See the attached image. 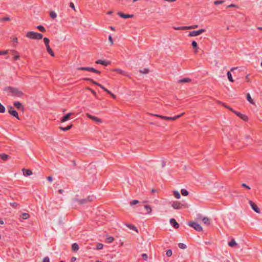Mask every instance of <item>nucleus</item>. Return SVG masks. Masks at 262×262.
I'll return each mask as SVG.
<instances>
[{"mask_svg":"<svg viewBox=\"0 0 262 262\" xmlns=\"http://www.w3.org/2000/svg\"><path fill=\"white\" fill-rule=\"evenodd\" d=\"M224 2V1H215V2H214V4L215 5H219V4H223Z\"/></svg>","mask_w":262,"mask_h":262,"instance_id":"43","label":"nucleus"},{"mask_svg":"<svg viewBox=\"0 0 262 262\" xmlns=\"http://www.w3.org/2000/svg\"><path fill=\"white\" fill-rule=\"evenodd\" d=\"M181 193L184 196H187L188 194V192L185 189H182L181 190Z\"/></svg>","mask_w":262,"mask_h":262,"instance_id":"34","label":"nucleus"},{"mask_svg":"<svg viewBox=\"0 0 262 262\" xmlns=\"http://www.w3.org/2000/svg\"><path fill=\"white\" fill-rule=\"evenodd\" d=\"M1 20H2V21H9L10 20V18L9 17H4V18H2Z\"/></svg>","mask_w":262,"mask_h":262,"instance_id":"52","label":"nucleus"},{"mask_svg":"<svg viewBox=\"0 0 262 262\" xmlns=\"http://www.w3.org/2000/svg\"><path fill=\"white\" fill-rule=\"evenodd\" d=\"M108 40L110 42L111 45H113L114 43L112 37L111 36H108Z\"/></svg>","mask_w":262,"mask_h":262,"instance_id":"48","label":"nucleus"},{"mask_svg":"<svg viewBox=\"0 0 262 262\" xmlns=\"http://www.w3.org/2000/svg\"><path fill=\"white\" fill-rule=\"evenodd\" d=\"M8 112L10 114L13 116L16 117L17 119L19 120V118L17 112L15 110H8Z\"/></svg>","mask_w":262,"mask_h":262,"instance_id":"12","label":"nucleus"},{"mask_svg":"<svg viewBox=\"0 0 262 262\" xmlns=\"http://www.w3.org/2000/svg\"><path fill=\"white\" fill-rule=\"evenodd\" d=\"M57 14L55 12L53 11H52L50 12V16L52 18V19H55L57 17Z\"/></svg>","mask_w":262,"mask_h":262,"instance_id":"21","label":"nucleus"},{"mask_svg":"<svg viewBox=\"0 0 262 262\" xmlns=\"http://www.w3.org/2000/svg\"><path fill=\"white\" fill-rule=\"evenodd\" d=\"M96 63L97 64H100L104 66H107L109 64L108 62L102 60H98L96 61Z\"/></svg>","mask_w":262,"mask_h":262,"instance_id":"17","label":"nucleus"},{"mask_svg":"<svg viewBox=\"0 0 262 262\" xmlns=\"http://www.w3.org/2000/svg\"><path fill=\"white\" fill-rule=\"evenodd\" d=\"M183 205L179 202H174L172 204V207L175 209H181Z\"/></svg>","mask_w":262,"mask_h":262,"instance_id":"9","label":"nucleus"},{"mask_svg":"<svg viewBox=\"0 0 262 262\" xmlns=\"http://www.w3.org/2000/svg\"><path fill=\"white\" fill-rule=\"evenodd\" d=\"M249 203L253 210H254L257 213H260L259 208L254 202L251 201H249Z\"/></svg>","mask_w":262,"mask_h":262,"instance_id":"8","label":"nucleus"},{"mask_svg":"<svg viewBox=\"0 0 262 262\" xmlns=\"http://www.w3.org/2000/svg\"><path fill=\"white\" fill-rule=\"evenodd\" d=\"M203 224L206 226H209L210 224V220L207 217H204L202 219Z\"/></svg>","mask_w":262,"mask_h":262,"instance_id":"11","label":"nucleus"},{"mask_svg":"<svg viewBox=\"0 0 262 262\" xmlns=\"http://www.w3.org/2000/svg\"><path fill=\"white\" fill-rule=\"evenodd\" d=\"M47 180L50 181V182H51L52 181V178L50 176L48 177L47 178Z\"/></svg>","mask_w":262,"mask_h":262,"instance_id":"61","label":"nucleus"},{"mask_svg":"<svg viewBox=\"0 0 262 262\" xmlns=\"http://www.w3.org/2000/svg\"><path fill=\"white\" fill-rule=\"evenodd\" d=\"M47 50L48 52L53 57L55 56L54 53H53L52 49L50 48V46H48L46 47Z\"/></svg>","mask_w":262,"mask_h":262,"instance_id":"28","label":"nucleus"},{"mask_svg":"<svg viewBox=\"0 0 262 262\" xmlns=\"http://www.w3.org/2000/svg\"><path fill=\"white\" fill-rule=\"evenodd\" d=\"M192 46L195 49L194 53L196 54L197 53L198 50L199 49V48L198 47L197 42L195 41H193L192 42Z\"/></svg>","mask_w":262,"mask_h":262,"instance_id":"18","label":"nucleus"},{"mask_svg":"<svg viewBox=\"0 0 262 262\" xmlns=\"http://www.w3.org/2000/svg\"><path fill=\"white\" fill-rule=\"evenodd\" d=\"M173 195L176 199H179L181 198L180 193L178 191H177V190L174 191Z\"/></svg>","mask_w":262,"mask_h":262,"instance_id":"27","label":"nucleus"},{"mask_svg":"<svg viewBox=\"0 0 262 262\" xmlns=\"http://www.w3.org/2000/svg\"><path fill=\"white\" fill-rule=\"evenodd\" d=\"M140 73L146 74L148 72V70L147 69H144L143 70H140Z\"/></svg>","mask_w":262,"mask_h":262,"instance_id":"46","label":"nucleus"},{"mask_svg":"<svg viewBox=\"0 0 262 262\" xmlns=\"http://www.w3.org/2000/svg\"><path fill=\"white\" fill-rule=\"evenodd\" d=\"M184 114V113H183L181 114L177 115V116H174L173 117H166V116H162V115H156V114H154L153 115L155 116L158 117H159L160 118L164 119V120L174 121V120H176L177 119L179 118L180 117H181L182 115H183Z\"/></svg>","mask_w":262,"mask_h":262,"instance_id":"3","label":"nucleus"},{"mask_svg":"<svg viewBox=\"0 0 262 262\" xmlns=\"http://www.w3.org/2000/svg\"><path fill=\"white\" fill-rule=\"evenodd\" d=\"M5 112V107L0 103V113H3Z\"/></svg>","mask_w":262,"mask_h":262,"instance_id":"41","label":"nucleus"},{"mask_svg":"<svg viewBox=\"0 0 262 262\" xmlns=\"http://www.w3.org/2000/svg\"><path fill=\"white\" fill-rule=\"evenodd\" d=\"M4 91L9 95L13 97H21L24 95L23 92L16 88L7 87L4 89Z\"/></svg>","mask_w":262,"mask_h":262,"instance_id":"1","label":"nucleus"},{"mask_svg":"<svg viewBox=\"0 0 262 262\" xmlns=\"http://www.w3.org/2000/svg\"><path fill=\"white\" fill-rule=\"evenodd\" d=\"M127 227H128L129 229H132V230H135V231H136L137 232H138V230H137V228H136L135 226H134V225H127Z\"/></svg>","mask_w":262,"mask_h":262,"instance_id":"36","label":"nucleus"},{"mask_svg":"<svg viewBox=\"0 0 262 262\" xmlns=\"http://www.w3.org/2000/svg\"><path fill=\"white\" fill-rule=\"evenodd\" d=\"M191 80L190 79L188 78H185L179 80V82L180 83H185V82H190Z\"/></svg>","mask_w":262,"mask_h":262,"instance_id":"23","label":"nucleus"},{"mask_svg":"<svg viewBox=\"0 0 262 262\" xmlns=\"http://www.w3.org/2000/svg\"><path fill=\"white\" fill-rule=\"evenodd\" d=\"M72 249L73 251H76L79 249V246L77 244L74 243L72 245Z\"/></svg>","mask_w":262,"mask_h":262,"instance_id":"24","label":"nucleus"},{"mask_svg":"<svg viewBox=\"0 0 262 262\" xmlns=\"http://www.w3.org/2000/svg\"><path fill=\"white\" fill-rule=\"evenodd\" d=\"M0 157L4 161H6L9 159V156L6 154H0Z\"/></svg>","mask_w":262,"mask_h":262,"instance_id":"30","label":"nucleus"},{"mask_svg":"<svg viewBox=\"0 0 262 262\" xmlns=\"http://www.w3.org/2000/svg\"><path fill=\"white\" fill-rule=\"evenodd\" d=\"M138 203H139L138 201H137V200H134V201H133L132 202H130V205H134L138 204Z\"/></svg>","mask_w":262,"mask_h":262,"instance_id":"49","label":"nucleus"},{"mask_svg":"<svg viewBox=\"0 0 262 262\" xmlns=\"http://www.w3.org/2000/svg\"><path fill=\"white\" fill-rule=\"evenodd\" d=\"M114 241V237L112 236H108L106 238V241L108 243H111Z\"/></svg>","mask_w":262,"mask_h":262,"instance_id":"33","label":"nucleus"},{"mask_svg":"<svg viewBox=\"0 0 262 262\" xmlns=\"http://www.w3.org/2000/svg\"><path fill=\"white\" fill-rule=\"evenodd\" d=\"M72 115V113H68L66 115H65L64 117H62V119L61 120V121L62 122H64L67 121L70 119V117Z\"/></svg>","mask_w":262,"mask_h":262,"instance_id":"14","label":"nucleus"},{"mask_svg":"<svg viewBox=\"0 0 262 262\" xmlns=\"http://www.w3.org/2000/svg\"><path fill=\"white\" fill-rule=\"evenodd\" d=\"M86 80H89V81H90L91 82H92L93 83L97 85L98 86V84H99V83L96 82V81H94V80H93L92 79H90V78H87Z\"/></svg>","mask_w":262,"mask_h":262,"instance_id":"45","label":"nucleus"},{"mask_svg":"<svg viewBox=\"0 0 262 262\" xmlns=\"http://www.w3.org/2000/svg\"><path fill=\"white\" fill-rule=\"evenodd\" d=\"M186 27H187V30H189V29H193L197 28L198 27V25H192V26H186Z\"/></svg>","mask_w":262,"mask_h":262,"instance_id":"38","label":"nucleus"},{"mask_svg":"<svg viewBox=\"0 0 262 262\" xmlns=\"http://www.w3.org/2000/svg\"><path fill=\"white\" fill-rule=\"evenodd\" d=\"M10 205L13 208H16L17 206V204L15 202H13L10 203Z\"/></svg>","mask_w":262,"mask_h":262,"instance_id":"47","label":"nucleus"},{"mask_svg":"<svg viewBox=\"0 0 262 262\" xmlns=\"http://www.w3.org/2000/svg\"><path fill=\"white\" fill-rule=\"evenodd\" d=\"M233 113H235L237 116H238L239 117H241V116L242 115V114L241 113H240L239 112H237L235 111H233Z\"/></svg>","mask_w":262,"mask_h":262,"instance_id":"55","label":"nucleus"},{"mask_svg":"<svg viewBox=\"0 0 262 262\" xmlns=\"http://www.w3.org/2000/svg\"><path fill=\"white\" fill-rule=\"evenodd\" d=\"M114 99H116V96L113 94L112 93H111V94H110Z\"/></svg>","mask_w":262,"mask_h":262,"instance_id":"62","label":"nucleus"},{"mask_svg":"<svg viewBox=\"0 0 262 262\" xmlns=\"http://www.w3.org/2000/svg\"><path fill=\"white\" fill-rule=\"evenodd\" d=\"M188 225L189 226L193 228L197 231L200 232V231H203V228L201 226V225L200 224H199L198 223H197L196 222H189L188 223Z\"/></svg>","mask_w":262,"mask_h":262,"instance_id":"4","label":"nucleus"},{"mask_svg":"<svg viewBox=\"0 0 262 262\" xmlns=\"http://www.w3.org/2000/svg\"><path fill=\"white\" fill-rule=\"evenodd\" d=\"M26 37L30 39L39 40L42 38V35L37 32L30 31L26 34Z\"/></svg>","mask_w":262,"mask_h":262,"instance_id":"2","label":"nucleus"},{"mask_svg":"<svg viewBox=\"0 0 262 262\" xmlns=\"http://www.w3.org/2000/svg\"><path fill=\"white\" fill-rule=\"evenodd\" d=\"M247 100L251 104H254L255 103L254 102V101L253 100V99L251 98V96L249 94H247Z\"/></svg>","mask_w":262,"mask_h":262,"instance_id":"22","label":"nucleus"},{"mask_svg":"<svg viewBox=\"0 0 262 262\" xmlns=\"http://www.w3.org/2000/svg\"><path fill=\"white\" fill-rule=\"evenodd\" d=\"M166 254L167 255V256H171L172 255V251L171 250H168L167 251H166Z\"/></svg>","mask_w":262,"mask_h":262,"instance_id":"44","label":"nucleus"},{"mask_svg":"<svg viewBox=\"0 0 262 262\" xmlns=\"http://www.w3.org/2000/svg\"><path fill=\"white\" fill-rule=\"evenodd\" d=\"M19 58V56L18 54L15 55L14 57V59L15 60H18Z\"/></svg>","mask_w":262,"mask_h":262,"instance_id":"56","label":"nucleus"},{"mask_svg":"<svg viewBox=\"0 0 262 262\" xmlns=\"http://www.w3.org/2000/svg\"><path fill=\"white\" fill-rule=\"evenodd\" d=\"M205 32V30L203 29H200V30H199L197 31H193L190 32L189 33L188 36L189 37L197 36L201 35V34H202L203 33H204Z\"/></svg>","mask_w":262,"mask_h":262,"instance_id":"5","label":"nucleus"},{"mask_svg":"<svg viewBox=\"0 0 262 262\" xmlns=\"http://www.w3.org/2000/svg\"><path fill=\"white\" fill-rule=\"evenodd\" d=\"M173 29L176 30H187V27H174Z\"/></svg>","mask_w":262,"mask_h":262,"instance_id":"32","label":"nucleus"},{"mask_svg":"<svg viewBox=\"0 0 262 262\" xmlns=\"http://www.w3.org/2000/svg\"><path fill=\"white\" fill-rule=\"evenodd\" d=\"M86 115L88 118L91 119L92 120L94 121L95 123H98V124L102 123V121L101 119H100L96 116H92L88 113H87Z\"/></svg>","mask_w":262,"mask_h":262,"instance_id":"6","label":"nucleus"},{"mask_svg":"<svg viewBox=\"0 0 262 262\" xmlns=\"http://www.w3.org/2000/svg\"><path fill=\"white\" fill-rule=\"evenodd\" d=\"M72 126V124H71L66 127H60V129L63 131H68L70 130Z\"/></svg>","mask_w":262,"mask_h":262,"instance_id":"25","label":"nucleus"},{"mask_svg":"<svg viewBox=\"0 0 262 262\" xmlns=\"http://www.w3.org/2000/svg\"><path fill=\"white\" fill-rule=\"evenodd\" d=\"M42 262H50V259L49 257H46L43 259Z\"/></svg>","mask_w":262,"mask_h":262,"instance_id":"50","label":"nucleus"},{"mask_svg":"<svg viewBox=\"0 0 262 262\" xmlns=\"http://www.w3.org/2000/svg\"><path fill=\"white\" fill-rule=\"evenodd\" d=\"M103 90L109 94H111V92H110V91H108L107 89H106L105 88H104Z\"/></svg>","mask_w":262,"mask_h":262,"instance_id":"59","label":"nucleus"},{"mask_svg":"<svg viewBox=\"0 0 262 262\" xmlns=\"http://www.w3.org/2000/svg\"><path fill=\"white\" fill-rule=\"evenodd\" d=\"M103 245L102 244L98 243L97 244L96 249L97 250H101L103 248Z\"/></svg>","mask_w":262,"mask_h":262,"instance_id":"37","label":"nucleus"},{"mask_svg":"<svg viewBox=\"0 0 262 262\" xmlns=\"http://www.w3.org/2000/svg\"><path fill=\"white\" fill-rule=\"evenodd\" d=\"M142 256L144 260H146L147 259V255L146 254H143Z\"/></svg>","mask_w":262,"mask_h":262,"instance_id":"53","label":"nucleus"},{"mask_svg":"<svg viewBox=\"0 0 262 262\" xmlns=\"http://www.w3.org/2000/svg\"><path fill=\"white\" fill-rule=\"evenodd\" d=\"M76 260V258L75 257H73L71 258V262H74Z\"/></svg>","mask_w":262,"mask_h":262,"instance_id":"60","label":"nucleus"},{"mask_svg":"<svg viewBox=\"0 0 262 262\" xmlns=\"http://www.w3.org/2000/svg\"><path fill=\"white\" fill-rule=\"evenodd\" d=\"M14 105L16 107L17 110L24 111V107L21 103L18 101H15L14 102Z\"/></svg>","mask_w":262,"mask_h":262,"instance_id":"10","label":"nucleus"},{"mask_svg":"<svg viewBox=\"0 0 262 262\" xmlns=\"http://www.w3.org/2000/svg\"><path fill=\"white\" fill-rule=\"evenodd\" d=\"M242 186L243 187H244L248 189H251L250 187L249 186L247 185L246 184H245L244 183L242 184Z\"/></svg>","mask_w":262,"mask_h":262,"instance_id":"54","label":"nucleus"},{"mask_svg":"<svg viewBox=\"0 0 262 262\" xmlns=\"http://www.w3.org/2000/svg\"><path fill=\"white\" fill-rule=\"evenodd\" d=\"M37 28L39 31H40L41 32H45V31H46V30H45V28H44L43 26H38L37 27Z\"/></svg>","mask_w":262,"mask_h":262,"instance_id":"39","label":"nucleus"},{"mask_svg":"<svg viewBox=\"0 0 262 262\" xmlns=\"http://www.w3.org/2000/svg\"><path fill=\"white\" fill-rule=\"evenodd\" d=\"M225 106L228 108L229 110H230V111H231L232 112H233V111H234L232 108H231L230 107L228 106H227V105H225Z\"/></svg>","mask_w":262,"mask_h":262,"instance_id":"58","label":"nucleus"},{"mask_svg":"<svg viewBox=\"0 0 262 262\" xmlns=\"http://www.w3.org/2000/svg\"><path fill=\"white\" fill-rule=\"evenodd\" d=\"M78 70H85L88 71H91L96 73H100V72L98 70H96L93 68H89V67H79L77 68Z\"/></svg>","mask_w":262,"mask_h":262,"instance_id":"7","label":"nucleus"},{"mask_svg":"<svg viewBox=\"0 0 262 262\" xmlns=\"http://www.w3.org/2000/svg\"><path fill=\"white\" fill-rule=\"evenodd\" d=\"M237 245L236 242L234 239H232L230 242L228 243V245L231 247Z\"/></svg>","mask_w":262,"mask_h":262,"instance_id":"29","label":"nucleus"},{"mask_svg":"<svg viewBox=\"0 0 262 262\" xmlns=\"http://www.w3.org/2000/svg\"><path fill=\"white\" fill-rule=\"evenodd\" d=\"M70 7L71 8H72L73 10H74L75 11H76V9H75V6H74V4L71 2L70 4Z\"/></svg>","mask_w":262,"mask_h":262,"instance_id":"51","label":"nucleus"},{"mask_svg":"<svg viewBox=\"0 0 262 262\" xmlns=\"http://www.w3.org/2000/svg\"><path fill=\"white\" fill-rule=\"evenodd\" d=\"M242 120L244 121H247L248 120V117L247 116L242 114V115L240 117Z\"/></svg>","mask_w":262,"mask_h":262,"instance_id":"42","label":"nucleus"},{"mask_svg":"<svg viewBox=\"0 0 262 262\" xmlns=\"http://www.w3.org/2000/svg\"><path fill=\"white\" fill-rule=\"evenodd\" d=\"M43 41L45 42V44L46 47L48 46H49V44L50 40L48 38L45 37L43 38Z\"/></svg>","mask_w":262,"mask_h":262,"instance_id":"35","label":"nucleus"},{"mask_svg":"<svg viewBox=\"0 0 262 262\" xmlns=\"http://www.w3.org/2000/svg\"><path fill=\"white\" fill-rule=\"evenodd\" d=\"M2 52V55H5V54H7L8 53V51L6 50V51H3Z\"/></svg>","mask_w":262,"mask_h":262,"instance_id":"63","label":"nucleus"},{"mask_svg":"<svg viewBox=\"0 0 262 262\" xmlns=\"http://www.w3.org/2000/svg\"><path fill=\"white\" fill-rule=\"evenodd\" d=\"M30 215L28 213H23L21 215V217L23 220H27L29 217Z\"/></svg>","mask_w":262,"mask_h":262,"instance_id":"26","label":"nucleus"},{"mask_svg":"<svg viewBox=\"0 0 262 262\" xmlns=\"http://www.w3.org/2000/svg\"><path fill=\"white\" fill-rule=\"evenodd\" d=\"M113 71L115 72H116L118 73L121 74L123 75L127 76L125 71H124L120 69H115L113 70Z\"/></svg>","mask_w":262,"mask_h":262,"instance_id":"19","label":"nucleus"},{"mask_svg":"<svg viewBox=\"0 0 262 262\" xmlns=\"http://www.w3.org/2000/svg\"><path fill=\"white\" fill-rule=\"evenodd\" d=\"M227 77H228V78L229 79V80L231 82H233V79L232 78V75L231 74V73L228 71L227 73Z\"/></svg>","mask_w":262,"mask_h":262,"instance_id":"31","label":"nucleus"},{"mask_svg":"<svg viewBox=\"0 0 262 262\" xmlns=\"http://www.w3.org/2000/svg\"><path fill=\"white\" fill-rule=\"evenodd\" d=\"M144 208L147 211V213L150 214L152 211V209L150 206L148 205H145Z\"/></svg>","mask_w":262,"mask_h":262,"instance_id":"20","label":"nucleus"},{"mask_svg":"<svg viewBox=\"0 0 262 262\" xmlns=\"http://www.w3.org/2000/svg\"><path fill=\"white\" fill-rule=\"evenodd\" d=\"M170 223L175 228H179V224L174 219H170Z\"/></svg>","mask_w":262,"mask_h":262,"instance_id":"13","label":"nucleus"},{"mask_svg":"<svg viewBox=\"0 0 262 262\" xmlns=\"http://www.w3.org/2000/svg\"><path fill=\"white\" fill-rule=\"evenodd\" d=\"M23 174L25 176H29L32 174V172L31 170L29 169L25 170L23 169Z\"/></svg>","mask_w":262,"mask_h":262,"instance_id":"16","label":"nucleus"},{"mask_svg":"<svg viewBox=\"0 0 262 262\" xmlns=\"http://www.w3.org/2000/svg\"><path fill=\"white\" fill-rule=\"evenodd\" d=\"M17 40H18V39H17V38H16V37H15L13 39V41H14V42H17Z\"/></svg>","mask_w":262,"mask_h":262,"instance_id":"64","label":"nucleus"},{"mask_svg":"<svg viewBox=\"0 0 262 262\" xmlns=\"http://www.w3.org/2000/svg\"><path fill=\"white\" fill-rule=\"evenodd\" d=\"M228 8H231V7H237V6L234 5V4H231L230 5H229L227 6Z\"/></svg>","mask_w":262,"mask_h":262,"instance_id":"57","label":"nucleus"},{"mask_svg":"<svg viewBox=\"0 0 262 262\" xmlns=\"http://www.w3.org/2000/svg\"><path fill=\"white\" fill-rule=\"evenodd\" d=\"M179 247L180 249H185L186 248V246L184 244L180 243V244H179Z\"/></svg>","mask_w":262,"mask_h":262,"instance_id":"40","label":"nucleus"},{"mask_svg":"<svg viewBox=\"0 0 262 262\" xmlns=\"http://www.w3.org/2000/svg\"><path fill=\"white\" fill-rule=\"evenodd\" d=\"M118 14L121 16L122 18H132L133 17V15H129V14H124L122 13H118Z\"/></svg>","mask_w":262,"mask_h":262,"instance_id":"15","label":"nucleus"}]
</instances>
